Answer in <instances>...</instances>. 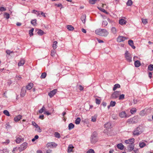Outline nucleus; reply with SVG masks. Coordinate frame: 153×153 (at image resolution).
I'll list each match as a JSON object with an SVG mask.
<instances>
[{
	"label": "nucleus",
	"instance_id": "nucleus-1",
	"mask_svg": "<svg viewBox=\"0 0 153 153\" xmlns=\"http://www.w3.org/2000/svg\"><path fill=\"white\" fill-rule=\"evenodd\" d=\"M95 32L96 34L101 36H106L108 34V31L105 29H97L95 30Z\"/></svg>",
	"mask_w": 153,
	"mask_h": 153
},
{
	"label": "nucleus",
	"instance_id": "nucleus-2",
	"mask_svg": "<svg viewBox=\"0 0 153 153\" xmlns=\"http://www.w3.org/2000/svg\"><path fill=\"white\" fill-rule=\"evenodd\" d=\"M143 132L142 127L139 126L134 130L133 131V135L134 136H138L141 134Z\"/></svg>",
	"mask_w": 153,
	"mask_h": 153
},
{
	"label": "nucleus",
	"instance_id": "nucleus-3",
	"mask_svg": "<svg viewBox=\"0 0 153 153\" xmlns=\"http://www.w3.org/2000/svg\"><path fill=\"white\" fill-rule=\"evenodd\" d=\"M97 133L94 131L92 134L91 138V143H95L97 141Z\"/></svg>",
	"mask_w": 153,
	"mask_h": 153
},
{
	"label": "nucleus",
	"instance_id": "nucleus-4",
	"mask_svg": "<svg viewBox=\"0 0 153 153\" xmlns=\"http://www.w3.org/2000/svg\"><path fill=\"white\" fill-rule=\"evenodd\" d=\"M125 56L126 58V59L128 62H130L132 61V57L131 56V54L130 53H129L128 51H126L125 53Z\"/></svg>",
	"mask_w": 153,
	"mask_h": 153
},
{
	"label": "nucleus",
	"instance_id": "nucleus-5",
	"mask_svg": "<svg viewBox=\"0 0 153 153\" xmlns=\"http://www.w3.org/2000/svg\"><path fill=\"white\" fill-rule=\"evenodd\" d=\"M128 39V38L124 36H119L117 38V41L119 42H120L125 40Z\"/></svg>",
	"mask_w": 153,
	"mask_h": 153
},
{
	"label": "nucleus",
	"instance_id": "nucleus-6",
	"mask_svg": "<svg viewBox=\"0 0 153 153\" xmlns=\"http://www.w3.org/2000/svg\"><path fill=\"white\" fill-rule=\"evenodd\" d=\"M119 116L121 118H127L129 117V115H127L124 111H122L120 113Z\"/></svg>",
	"mask_w": 153,
	"mask_h": 153
},
{
	"label": "nucleus",
	"instance_id": "nucleus-7",
	"mask_svg": "<svg viewBox=\"0 0 153 153\" xmlns=\"http://www.w3.org/2000/svg\"><path fill=\"white\" fill-rule=\"evenodd\" d=\"M135 139L134 138H132L126 140L125 141V143L126 144H134Z\"/></svg>",
	"mask_w": 153,
	"mask_h": 153
},
{
	"label": "nucleus",
	"instance_id": "nucleus-8",
	"mask_svg": "<svg viewBox=\"0 0 153 153\" xmlns=\"http://www.w3.org/2000/svg\"><path fill=\"white\" fill-rule=\"evenodd\" d=\"M27 143L26 142L23 143L19 148L21 151H22L24 150L27 148Z\"/></svg>",
	"mask_w": 153,
	"mask_h": 153
},
{
	"label": "nucleus",
	"instance_id": "nucleus-9",
	"mask_svg": "<svg viewBox=\"0 0 153 153\" xmlns=\"http://www.w3.org/2000/svg\"><path fill=\"white\" fill-rule=\"evenodd\" d=\"M57 89H55L51 91L48 93V95L50 96V97L51 98L55 94L57 91Z\"/></svg>",
	"mask_w": 153,
	"mask_h": 153
},
{
	"label": "nucleus",
	"instance_id": "nucleus-10",
	"mask_svg": "<svg viewBox=\"0 0 153 153\" xmlns=\"http://www.w3.org/2000/svg\"><path fill=\"white\" fill-rule=\"evenodd\" d=\"M120 92L118 91H115L112 95V97L113 98H117L119 96L120 94Z\"/></svg>",
	"mask_w": 153,
	"mask_h": 153
},
{
	"label": "nucleus",
	"instance_id": "nucleus-11",
	"mask_svg": "<svg viewBox=\"0 0 153 153\" xmlns=\"http://www.w3.org/2000/svg\"><path fill=\"white\" fill-rule=\"evenodd\" d=\"M134 144H131L129 145L127 148L129 152H131L134 149Z\"/></svg>",
	"mask_w": 153,
	"mask_h": 153
},
{
	"label": "nucleus",
	"instance_id": "nucleus-12",
	"mask_svg": "<svg viewBox=\"0 0 153 153\" xmlns=\"http://www.w3.org/2000/svg\"><path fill=\"white\" fill-rule=\"evenodd\" d=\"M57 145L54 142L48 143L47 144L46 146L48 147L51 148L53 146L56 147Z\"/></svg>",
	"mask_w": 153,
	"mask_h": 153
},
{
	"label": "nucleus",
	"instance_id": "nucleus-13",
	"mask_svg": "<svg viewBox=\"0 0 153 153\" xmlns=\"http://www.w3.org/2000/svg\"><path fill=\"white\" fill-rule=\"evenodd\" d=\"M26 92V91L25 88L24 87L22 88V89L21 92V96L22 97H24L25 95Z\"/></svg>",
	"mask_w": 153,
	"mask_h": 153
},
{
	"label": "nucleus",
	"instance_id": "nucleus-14",
	"mask_svg": "<svg viewBox=\"0 0 153 153\" xmlns=\"http://www.w3.org/2000/svg\"><path fill=\"white\" fill-rule=\"evenodd\" d=\"M25 62V60L23 59H21L20 61L19 62L18 64V65L19 66H22L23 65Z\"/></svg>",
	"mask_w": 153,
	"mask_h": 153
},
{
	"label": "nucleus",
	"instance_id": "nucleus-15",
	"mask_svg": "<svg viewBox=\"0 0 153 153\" xmlns=\"http://www.w3.org/2000/svg\"><path fill=\"white\" fill-rule=\"evenodd\" d=\"M128 44L133 49H135V47L134 46L133 42L132 40L131 39L129 40L128 41Z\"/></svg>",
	"mask_w": 153,
	"mask_h": 153
},
{
	"label": "nucleus",
	"instance_id": "nucleus-16",
	"mask_svg": "<svg viewBox=\"0 0 153 153\" xmlns=\"http://www.w3.org/2000/svg\"><path fill=\"white\" fill-rule=\"evenodd\" d=\"M127 22V21L123 19H121L119 20V23L121 25H125Z\"/></svg>",
	"mask_w": 153,
	"mask_h": 153
},
{
	"label": "nucleus",
	"instance_id": "nucleus-17",
	"mask_svg": "<svg viewBox=\"0 0 153 153\" xmlns=\"http://www.w3.org/2000/svg\"><path fill=\"white\" fill-rule=\"evenodd\" d=\"M134 120L135 118H131L128 119L127 120V122L129 124L134 123H136Z\"/></svg>",
	"mask_w": 153,
	"mask_h": 153
},
{
	"label": "nucleus",
	"instance_id": "nucleus-18",
	"mask_svg": "<svg viewBox=\"0 0 153 153\" xmlns=\"http://www.w3.org/2000/svg\"><path fill=\"white\" fill-rule=\"evenodd\" d=\"M117 148L120 150H123L124 148L123 145L121 143H119L117 145Z\"/></svg>",
	"mask_w": 153,
	"mask_h": 153
},
{
	"label": "nucleus",
	"instance_id": "nucleus-19",
	"mask_svg": "<svg viewBox=\"0 0 153 153\" xmlns=\"http://www.w3.org/2000/svg\"><path fill=\"white\" fill-rule=\"evenodd\" d=\"M22 117V116L21 115H18V116L15 117L14 118V120L15 122H18L19 120L20 119H21Z\"/></svg>",
	"mask_w": 153,
	"mask_h": 153
},
{
	"label": "nucleus",
	"instance_id": "nucleus-20",
	"mask_svg": "<svg viewBox=\"0 0 153 153\" xmlns=\"http://www.w3.org/2000/svg\"><path fill=\"white\" fill-rule=\"evenodd\" d=\"M74 148V146L72 144H70L69 145L68 149V152H70L72 151L73 148Z\"/></svg>",
	"mask_w": 153,
	"mask_h": 153
},
{
	"label": "nucleus",
	"instance_id": "nucleus-21",
	"mask_svg": "<svg viewBox=\"0 0 153 153\" xmlns=\"http://www.w3.org/2000/svg\"><path fill=\"white\" fill-rule=\"evenodd\" d=\"M33 86V84L32 83H29L26 86V88L27 89L30 90Z\"/></svg>",
	"mask_w": 153,
	"mask_h": 153
},
{
	"label": "nucleus",
	"instance_id": "nucleus-22",
	"mask_svg": "<svg viewBox=\"0 0 153 153\" xmlns=\"http://www.w3.org/2000/svg\"><path fill=\"white\" fill-rule=\"evenodd\" d=\"M141 65L139 61L137 60L134 62V65L135 67H139Z\"/></svg>",
	"mask_w": 153,
	"mask_h": 153
},
{
	"label": "nucleus",
	"instance_id": "nucleus-23",
	"mask_svg": "<svg viewBox=\"0 0 153 153\" xmlns=\"http://www.w3.org/2000/svg\"><path fill=\"white\" fill-rule=\"evenodd\" d=\"M86 15H82L81 18V19L83 24L85 22Z\"/></svg>",
	"mask_w": 153,
	"mask_h": 153
},
{
	"label": "nucleus",
	"instance_id": "nucleus-24",
	"mask_svg": "<svg viewBox=\"0 0 153 153\" xmlns=\"http://www.w3.org/2000/svg\"><path fill=\"white\" fill-rule=\"evenodd\" d=\"M111 32L114 34H116L117 32V29L114 27H113L111 28Z\"/></svg>",
	"mask_w": 153,
	"mask_h": 153
},
{
	"label": "nucleus",
	"instance_id": "nucleus-25",
	"mask_svg": "<svg viewBox=\"0 0 153 153\" xmlns=\"http://www.w3.org/2000/svg\"><path fill=\"white\" fill-rule=\"evenodd\" d=\"M24 139L20 137H17L16 140V142L17 143H21Z\"/></svg>",
	"mask_w": 153,
	"mask_h": 153
},
{
	"label": "nucleus",
	"instance_id": "nucleus-26",
	"mask_svg": "<svg viewBox=\"0 0 153 153\" xmlns=\"http://www.w3.org/2000/svg\"><path fill=\"white\" fill-rule=\"evenodd\" d=\"M57 43L58 42L56 41H55L53 42V45L52 47L53 48V50H55L56 48L57 47Z\"/></svg>",
	"mask_w": 153,
	"mask_h": 153
},
{
	"label": "nucleus",
	"instance_id": "nucleus-27",
	"mask_svg": "<svg viewBox=\"0 0 153 153\" xmlns=\"http://www.w3.org/2000/svg\"><path fill=\"white\" fill-rule=\"evenodd\" d=\"M111 126V123L110 122H108L104 125V126L106 128H110Z\"/></svg>",
	"mask_w": 153,
	"mask_h": 153
},
{
	"label": "nucleus",
	"instance_id": "nucleus-28",
	"mask_svg": "<svg viewBox=\"0 0 153 153\" xmlns=\"http://www.w3.org/2000/svg\"><path fill=\"white\" fill-rule=\"evenodd\" d=\"M37 30H38L37 33L40 36H42L44 33V32L41 30L40 29H37Z\"/></svg>",
	"mask_w": 153,
	"mask_h": 153
},
{
	"label": "nucleus",
	"instance_id": "nucleus-29",
	"mask_svg": "<svg viewBox=\"0 0 153 153\" xmlns=\"http://www.w3.org/2000/svg\"><path fill=\"white\" fill-rule=\"evenodd\" d=\"M67 29L70 31H72L74 29V27L71 25H67Z\"/></svg>",
	"mask_w": 153,
	"mask_h": 153
},
{
	"label": "nucleus",
	"instance_id": "nucleus-30",
	"mask_svg": "<svg viewBox=\"0 0 153 153\" xmlns=\"http://www.w3.org/2000/svg\"><path fill=\"white\" fill-rule=\"evenodd\" d=\"M120 87V85L118 84H115L113 88V90L115 91L117 88H119Z\"/></svg>",
	"mask_w": 153,
	"mask_h": 153
},
{
	"label": "nucleus",
	"instance_id": "nucleus-31",
	"mask_svg": "<svg viewBox=\"0 0 153 153\" xmlns=\"http://www.w3.org/2000/svg\"><path fill=\"white\" fill-rule=\"evenodd\" d=\"M146 146V144L144 142H140L139 143V146L141 148H143Z\"/></svg>",
	"mask_w": 153,
	"mask_h": 153
},
{
	"label": "nucleus",
	"instance_id": "nucleus-32",
	"mask_svg": "<svg viewBox=\"0 0 153 153\" xmlns=\"http://www.w3.org/2000/svg\"><path fill=\"white\" fill-rule=\"evenodd\" d=\"M54 135L55 137L59 138L60 137V135L58 132H55L54 134Z\"/></svg>",
	"mask_w": 153,
	"mask_h": 153
},
{
	"label": "nucleus",
	"instance_id": "nucleus-33",
	"mask_svg": "<svg viewBox=\"0 0 153 153\" xmlns=\"http://www.w3.org/2000/svg\"><path fill=\"white\" fill-rule=\"evenodd\" d=\"M97 117V115H94L93 116H92L91 121L93 122H95L96 120Z\"/></svg>",
	"mask_w": 153,
	"mask_h": 153
},
{
	"label": "nucleus",
	"instance_id": "nucleus-34",
	"mask_svg": "<svg viewBox=\"0 0 153 153\" xmlns=\"http://www.w3.org/2000/svg\"><path fill=\"white\" fill-rule=\"evenodd\" d=\"M74 126L72 123H70L68 125V129L69 130H71L74 127Z\"/></svg>",
	"mask_w": 153,
	"mask_h": 153
},
{
	"label": "nucleus",
	"instance_id": "nucleus-35",
	"mask_svg": "<svg viewBox=\"0 0 153 153\" xmlns=\"http://www.w3.org/2000/svg\"><path fill=\"white\" fill-rule=\"evenodd\" d=\"M81 121V119L79 117H78L76 118L75 121V123L76 124H79Z\"/></svg>",
	"mask_w": 153,
	"mask_h": 153
},
{
	"label": "nucleus",
	"instance_id": "nucleus-36",
	"mask_svg": "<svg viewBox=\"0 0 153 153\" xmlns=\"http://www.w3.org/2000/svg\"><path fill=\"white\" fill-rule=\"evenodd\" d=\"M4 17L6 18V19H8L10 18V15L9 13H5L4 15Z\"/></svg>",
	"mask_w": 153,
	"mask_h": 153
},
{
	"label": "nucleus",
	"instance_id": "nucleus-37",
	"mask_svg": "<svg viewBox=\"0 0 153 153\" xmlns=\"http://www.w3.org/2000/svg\"><path fill=\"white\" fill-rule=\"evenodd\" d=\"M133 3V2L131 0H128L126 3L127 5L128 6H131Z\"/></svg>",
	"mask_w": 153,
	"mask_h": 153
},
{
	"label": "nucleus",
	"instance_id": "nucleus-38",
	"mask_svg": "<svg viewBox=\"0 0 153 153\" xmlns=\"http://www.w3.org/2000/svg\"><path fill=\"white\" fill-rule=\"evenodd\" d=\"M136 111V108H133L130 110V112L131 114H133L135 113Z\"/></svg>",
	"mask_w": 153,
	"mask_h": 153
},
{
	"label": "nucleus",
	"instance_id": "nucleus-39",
	"mask_svg": "<svg viewBox=\"0 0 153 153\" xmlns=\"http://www.w3.org/2000/svg\"><path fill=\"white\" fill-rule=\"evenodd\" d=\"M34 28H32L29 31V34L30 35V36H31L33 35V32L34 31Z\"/></svg>",
	"mask_w": 153,
	"mask_h": 153
},
{
	"label": "nucleus",
	"instance_id": "nucleus-40",
	"mask_svg": "<svg viewBox=\"0 0 153 153\" xmlns=\"http://www.w3.org/2000/svg\"><path fill=\"white\" fill-rule=\"evenodd\" d=\"M36 19L32 20L31 22V24L35 26L36 24Z\"/></svg>",
	"mask_w": 153,
	"mask_h": 153
},
{
	"label": "nucleus",
	"instance_id": "nucleus-41",
	"mask_svg": "<svg viewBox=\"0 0 153 153\" xmlns=\"http://www.w3.org/2000/svg\"><path fill=\"white\" fill-rule=\"evenodd\" d=\"M45 110V106H43L42 108L39 111V113H42L43 112H45L44 111Z\"/></svg>",
	"mask_w": 153,
	"mask_h": 153
},
{
	"label": "nucleus",
	"instance_id": "nucleus-42",
	"mask_svg": "<svg viewBox=\"0 0 153 153\" xmlns=\"http://www.w3.org/2000/svg\"><path fill=\"white\" fill-rule=\"evenodd\" d=\"M46 75L47 74L45 72H44L42 73L41 76V79L45 78L46 76Z\"/></svg>",
	"mask_w": 153,
	"mask_h": 153
},
{
	"label": "nucleus",
	"instance_id": "nucleus-43",
	"mask_svg": "<svg viewBox=\"0 0 153 153\" xmlns=\"http://www.w3.org/2000/svg\"><path fill=\"white\" fill-rule=\"evenodd\" d=\"M3 113L4 114L7 116H10L9 112L7 110L4 111Z\"/></svg>",
	"mask_w": 153,
	"mask_h": 153
},
{
	"label": "nucleus",
	"instance_id": "nucleus-44",
	"mask_svg": "<svg viewBox=\"0 0 153 153\" xmlns=\"http://www.w3.org/2000/svg\"><path fill=\"white\" fill-rule=\"evenodd\" d=\"M148 69L150 71H152L153 70V65H149Z\"/></svg>",
	"mask_w": 153,
	"mask_h": 153
},
{
	"label": "nucleus",
	"instance_id": "nucleus-45",
	"mask_svg": "<svg viewBox=\"0 0 153 153\" xmlns=\"http://www.w3.org/2000/svg\"><path fill=\"white\" fill-rule=\"evenodd\" d=\"M56 53V51L54 50H52L51 52V55L52 56H55V54Z\"/></svg>",
	"mask_w": 153,
	"mask_h": 153
},
{
	"label": "nucleus",
	"instance_id": "nucleus-46",
	"mask_svg": "<svg viewBox=\"0 0 153 153\" xmlns=\"http://www.w3.org/2000/svg\"><path fill=\"white\" fill-rule=\"evenodd\" d=\"M124 98L125 95L124 94H122L119 96V100H123L124 99Z\"/></svg>",
	"mask_w": 153,
	"mask_h": 153
},
{
	"label": "nucleus",
	"instance_id": "nucleus-47",
	"mask_svg": "<svg viewBox=\"0 0 153 153\" xmlns=\"http://www.w3.org/2000/svg\"><path fill=\"white\" fill-rule=\"evenodd\" d=\"M116 104V102L115 101H111L110 102V105L111 107L114 106Z\"/></svg>",
	"mask_w": 153,
	"mask_h": 153
},
{
	"label": "nucleus",
	"instance_id": "nucleus-48",
	"mask_svg": "<svg viewBox=\"0 0 153 153\" xmlns=\"http://www.w3.org/2000/svg\"><path fill=\"white\" fill-rule=\"evenodd\" d=\"M142 23L144 25H146L147 23V21L146 19H142Z\"/></svg>",
	"mask_w": 153,
	"mask_h": 153
},
{
	"label": "nucleus",
	"instance_id": "nucleus-49",
	"mask_svg": "<svg viewBox=\"0 0 153 153\" xmlns=\"http://www.w3.org/2000/svg\"><path fill=\"white\" fill-rule=\"evenodd\" d=\"M97 1V0H89V2L91 4H94Z\"/></svg>",
	"mask_w": 153,
	"mask_h": 153
},
{
	"label": "nucleus",
	"instance_id": "nucleus-50",
	"mask_svg": "<svg viewBox=\"0 0 153 153\" xmlns=\"http://www.w3.org/2000/svg\"><path fill=\"white\" fill-rule=\"evenodd\" d=\"M32 125L34 126L36 128H37L38 127V125L34 122L32 121Z\"/></svg>",
	"mask_w": 153,
	"mask_h": 153
},
{
	"label": "nucleus",
	"instance_id": "nucleus-51",
	"mask_svg": "<svg viewBox=\"0 0 153 153\" xmlns=\"http://www.w3.org/2000/svg\"><path fill=\"white\" fill-rule=\"evenodd\" d=\"M39 138V136L38 135H36L35 136L34 138L32 139V142L34 141L36 139H37Z\"/></svg>",
	"mask_w": 153,
	"mask_h": 153
},
{
	"label": "nucleus",
	"instance_id": "nucleus-52",
	"mask_svg": "<svg viewBox=\"0 0 153 153\" xmlns=\"http://www.w3.org/2000/svg\"><path fill=\"white\" fill-rule=\"evenodd\" d=\"M95 100L96 103L97 104L99 105L101 101L100 100L96 98Z\"/></svg>",
	"mask_w": 153,
	"mask_h": 153
},
{
	"label": "nucleus",
	"instance_id": "nucleus-53",
	"mask_svg": "<svg viewBox=\"0 0 153 153\" xmlns=\"http://www.w3.org/2000/svg\"><path fill=\"white\" fill-rule=\"evenodd\" d=\"M6 10V8L3 7H0V11L3 12Z\"/></svg>",
	"mask_w": 153,
	"mask_h": 153
},
{
	"label": "nucleus",
	"instance_id": "nucleus-54",
	"mask_svg": "<svg viewBox=\"0 0 153 153\" xmlns=\"http://www.w3.org/2000/svg\"><path fill=\"white\" fill-rule=\"evenodd\" d=\"M86 153H94V152L93 149H90Z\"/></svg>",
	"mask_w": 153,
	"mask_h": 153
},
{
	"label": "nucleus",
	"instance_id": "nucleus-55",
	"mask_svg": "<svg viewBox=\"0 0 153 153\" xmlns=\"http://www.w3.org/2000/svg\"><path fill=\"white\" fill-rule=\"evenodd\" d=\"M78 88L80 91H82L83 90V87L81 85H79Z\"/></svg>",
	"mask_w": 153,
	"mask_h": 153
},
{
	"label": "nucleus",
	"instance_id": "nucleus-56",
	"mask_svg": "<svg viewBox=\"0 0 153 153\" xmlns=\"http://www.w3.org/2000/svg\"><path fill=\"white\" fill-rule=\"evenodd\" d=\"M108 24L107 22L106 21H103L102 22V25H104L105 26H106Z\"/></svg>",
	"mask_w": 153,
	"mask_h": 153
},
{
	"label": "nucleus",
	"instance_id": "nucleus-57",
	"mask_svg": "<svg viewBox=\"0 0 153 153\" xmlns=\"http://www.w3.org/2000/svg\"><path fill=\"white\" fill-rule=\"evenodd\" d=\"M10 142V141L9 140L7 139L4 142H3L2 143H5L6 144H8Z\"/></svg>",
	"mask_w": 153,
	"mask_h": 153
},
{
	"label": "nucleus",
	"instance_id": "nucleus-58",
	"mask_svg": "<svg viewBox=\"0 0 153 153\" xmlns=\"http://www.w3.org/2000/svg\"><path fill=\"white\" fill-rule=\"evenodd\" d=\"M13 52H11L9 50H7L6 51V53L7 54L10 55L11 53H13Z\"/></svg>",
	"mask_w": 153,
	"mask_h": 153
},
{
	"label": "nucleus",
	"instance_id": "nucleus-59",
	"mask_svg": "<svg viewBox=\"0 0 153 153\" xmlns=\"http://www.w3.org/2000/svg\"><path fill=\"white\" fill-rule=\"evenodd\" d=\"M152 76V72H150L149 73V76L150 78H151Z\"/></svg>",
	"mask_w": 153,
	"mask_h": 153
},
{
	"label": "nucleus",
	"instance_id": "nucleus-60",
	"mask_svg": "<svg viewBox=\"0 0 153 153\" xmlns=\"http://www.w3.org/2000/svg\"><path fill=\"white\" fill-rule=\"evenodd\" d=\"M44 115H40L39 116V119H42L43 120V119H44Z\"/></svg>",
	"mask_w": 153,
	"mask_h": 153
},
{
	"label": "nucleus",
	"instance_id": "nucleus-61",
	"mask_svg": "<svg viewBox=\"0 0 153 153\" xmlns=\"http://www.w3.org/2000/svg\"><path fill=\"white\" fill-rule=\"evenodd\" d=\"M37 128H38V129L37 130V131L39 132H41L42 131V130H41V128H40V127L38 126V127Z\"/></svg>",
	"mask_w": 153,
	"mask_h": 153
},
{
	"label": "nucleus",
	"instance_id": "nucleus-62",
	"mask_svg": "<svg viewBox=\"0 0 153 153\" xmlns=\"http://www.w3.org/2000/svg\"><path fill=\"white\" fill-rule=\"evenodd\" d=\"M16 78H17L18 80H20L22 78V77L20 76H16Z\"/></svg>",
	"mask_w": 153,
	"mask_h": 153
},
{
	"label": "nucleus",
	"instance_id": "nucleus-63",
	"mask_svg": "<svg viewBox=\"0 0 153 153\" xmlns=\"http://www.w3.org/2000/svg\"><path fill=\"white\" fill-rule=\"evenodd\" d=\"M133 151L135 153H139V151L138 149H134Z\"/></svg>",
	"mask_w": 153,
	"mask_h": 153
},
{
	"label": "nucleus",
	"instance_id": "nucleus-64",
	"mask_svg": "<svg viewBox=\"0 0 153 153\" xmlns=\"http://www.w3.org/2000/svg\"><path fill=\"white\" fill-rule=\"evenodd\" d=\"M100 10H101L102 11L103 13H106V11L104 9L101 8Z\"/></svg>",
	"mask_w": 153,
	"mask_h": 153
}]
</instances>
